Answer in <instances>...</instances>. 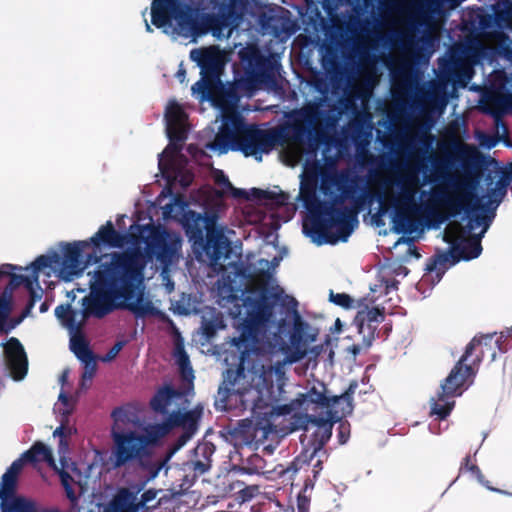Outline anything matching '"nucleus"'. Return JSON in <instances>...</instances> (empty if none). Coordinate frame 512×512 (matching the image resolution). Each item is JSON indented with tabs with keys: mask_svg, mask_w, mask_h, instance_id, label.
<instances>
[{
	"mask_svg": "<svg viewBox=\"0 0 512 512\" xmlns=\"http://www.w3.org/2000/svg\"><path fill=\"white\" fill-rule=\"evenodd\" d=\"M177 364L179 366L181 375L184 379L193 377V369L190 364V359L183 347L178 346L176 348Z\"/></svg>",
	"mask_w": 512,
	"mask_h": 512,
	"instance_id": "46",
	"label": "nucleus"
},
{
	"mask_svg": "<svg viewBox=\"0 0 512 512\" xmlns=\"http://www.w3.org/2000/svg\"><path fill=\"white\" fill-rule=\"evenodd\" d=\"M6 366L15 381H21L28 372V358L25 349L16 337H10L3 343Z\"/></svg>",
	"mask_w": 512,
	"mask_h": 512,
	"instance_id": "20",
	"label": "nucleus"
},
{
	"mask_svg": "<svg viewBox=\"0 0 512 512\" xmlns=\"http://www.w3.org/2000/svg\"><path fill=\"white\" fill-rule=\"evenodd\" d=\"M190 58L201 68V79L192 86V91L206 98L219 81L223 69L222 55L217 47L211 46L191 50Z\"/></svg>",
	"mask_w": 512,
	"mask_h": 512,
	"instance_id": "14",
	"label": "nucleus"
},
{
	"mask_svg": "<svg viewBox=\"0 0 512 512\" xmlns=\"http://www.w3.org/2000/svg\"><path fill=\"white\" fill-rule=\"evenodd\" d=\"M459 471L460 472L469 471L488 490L496 492V493H499V494H503V495H507V496H511L512 497V493L511 492H508V491H505V490H502V489H499V488H495V487L490 485V482L485 479V477L482 474V472H481L480 468L478 467V465L472 462V456L471 455H467L466 457H464L463 461L461 462Z\"/></svg>",
	"mask_w": 512,
	"mask_h": 512,
	"instance_id": "39",
	"label": "nucleus"
},
{
	"mask_svg": "<svg viewBox=\"0 0 512 512\" xmlns=\"http://www.w3.org/2000/svg\"><path fill=\"white\" fill-rule=\"evenodd\" d=\"M135 292H137V290ZM119 310H128L133 313L136 318H144L158 313L153 303L144 299L143 292L135 293L133 298H120Z\"/></svg>",
	"mask_w": 512,
	"mask_h": 512,
	"instance_id": "26",
	"label": "nucleus"
},
{
	"mask_svg": "<svg viewBox=\"0 0 512 512\" xmlns=\"http://www.w3.org/2000/svg\"><path fill=\"white\" fill-rule=\"evenodd\" d=\"M35 285L36 284H32L30 289H26L29 292V301H33L34 304L42 297L41 292L39 293L35 290Z\"/></svg>",
	"mask_w": 512,
	"mask_h": 512,
	"instance_id": "64",
	"label": "nucleus"
},
{
	"mask_svg": "<svg viewBox=\"0 0 512 512\" xmlns=\"http://www.w3.org/2000/svg\"><path fill=\"white\" fill-rule=\"evenodd\" d=\"M25 462L26 461L23 459L22 454L21 457L15 460L2 475V480L0 482V491L2 494H6L7 492H16L18 475Z\"/></svg>",
	"mask_w": 512,
	"mask_h": 512,
	"instance_id": "35",
	"label": "nucleus"
},
{
	"mask_svg": "<svg viewBox=\"0 0 512 512\" xmlns=\"http://www.w3.org/2000/svg\"><path fill=\"white\" fill-rule=\"evenodd\" d=\"M329 300L335 305L345 309L352 308L354 303V300L350 295L346 293H334L333 291H330Z\"/></svg>",
	"mask_w": 512,
	"mask_h": 512,
	"instance_id": "51",
	"label": "nucleus"
},
{
	"mask_svg": "<svg viewBox=\"0 0 512 512\" xmlns=\"http://www.w3.org/2000/svg\"><path fill=\"white\" fill-rule=\"evenodd\" d=\"M455 158L461 162L464 169L462 175L452 176L449 173L450 158L448 156H431V173L426 176V182L431 184H443L433 187L429 200L424 202L425 209L433 214L434 208H445L451 216H457L465 212L468 216V228L475 229L484 226L483 233L488 229L491 218L489 216L474 214L475 211L484 210L480 204V198L475 193L478 177L469 168L478 160V152L468 145L455 147Z\"/></svg>",
	"mask_w": 512,
	"mask_h": 512,
	"instance_id": "4",
	"label": "nucleus"
},
{
	"mask_svg": "<svg viewBox=\"0 0 512 512\" xmlns=\"http://www.w3.org/2000/svg\"><path fill=\"white\" fill-rule=\"evenodd\" d=\"M224 328L225 324L221 316L205 320L202 324V332L207 339H212L219 330Z\"/></svg>",
	"mask_w": 512,
	"mask_h": 512,
	"instance_id": "48",
	"label": "nucleus"
},
{
	"mask_svg": "<svg viewBox=\"0 0 512 512\" xmlns=\"http://www.w3.org/2000/svg\"><path fill=\"white\" fill-rule=\"evenodd\" d=\"M85 372L82 375V380H91L95 374L96 371V359L94 360V366L90 365L88 368L85 366Z\"/></svg>",
	"mask_w": 512,
	"mask_h": 512,
	"instance_id": "63",
	"label": "nucleus"
},
{
	"mask_svg": "<svg viewBox=\"0 0 512 512\" xmlns=\"http://www.w3.org/2000/svg\"><path fill=\"white\" fill-rule=\"evenodd\" d=\"M111 416L113 418L111 428L112 461L115 468H120L135 461L136 458H140L154 441L149 435L131 429L130 426L134 421L127 409L117 407Z\"/></svg>",
	"mask_w": 512,
	"mask_h": 512,
	"instance_id": "7",
	"label": "nucleus"
},
{
	"mask_svg": "<svg viewBox=\"0 0 512 512\" xmlns=\"http://www.w3.org/2000/svg\"><path fill=\"white\" fill-rule=\"evenodd\" d=\"M309 502H310V500L306 496L299 494L297 497L298 511L299 512H308Z\"/></svg>",
	"mask_w": 512,
	"mask_h": 512,
	"instance_id": "60",
	"label": "nucleus"
},
{
	"mask_svg": "<svg viewBox=\"0 0 512 512\" xmlns=\"http://www.w3.org/2000/svg\"><path fill=\"white\" fill-rule=\"evenodd\" d=\"M304 464V461H301L299 458H295L292 462H290L287 466L282 464L278 465L275 468V472L282 478L283 481H292L295 474L301 468V465Z\"/></svg>",
	"mask_w": 512,
	"mask_h": 512,
	"instance_id": "45",
	"label": "nucleus"
},
{
	"mask_svg": "<svg viewBox=\"0 0 512 512\" xmlns=\"http://www.w3.org/2000/svg\"><path fill=\"white\" fill-rule=\"evenodd\" d=\"M455 401L448 394L439 391L436 399L431 401V415H436L439 420L446 419L453 410Z\"/></svg>",
	"mask_w": 512,
	"mask_h": 512,
	"instance_id": "37",
	"label": "nucleus"
},
{
	"mask_svg": "<svg viewBox=\"0 0 512 512\" xmlns=\"http://www.w3.org/2000/svg\"><path fill=\"white\" fill-rule=\"evenodd\" d=\"M432 138L427 135L423 134L418 138V143L425 149V152L431 147Z\"/></svg>",
	"mask_w": 512,
	"mask_h": 512,
	"instance_id": "62",
	"label": "nucleus"
},
{
	"mask_svg": "<svg viewBox=\"0 0 512 512\" xmlns=\"http://www.w3.org/2000/svg\"><path fill=\"white\" fill-rule=\"evenodd\" d=\"M124 346V342L122 341H118L116 342L110 349L109 351L106 353V355L103 357V361L104 362H107V361H111L113 360L118 354L119 352L122 350Z\"/></svg>",
	"mask_w": 512,
	"mask_h": 512,
	"instance_id": "57",
	"label": "nucleus"
},
{
	"mask_svg": "<svg viewBox=\"0 0 512 512\" xmlns=\"http://www.w3.org/2000/svg\"><path fill=\"white\" fill-rule=\"evenodd\" d=\"M435 156L430 154L428 157H420V152L414 155V164L407 167L406 172L400 175L396 180L395 184L399 188L397 195L387 197L383 194H378V201L383 211L386 210V203L395 208V210L401 209H414L416 208V196L419 192L420 187L426 182V171L428 165L424 162L427 160L430 164V157Z\"/></svg>",
	"mask_w": 512,
	"mask_h": 512,
	"instance_id": "9",
	"label": "nucleus"
},
{
	"mask_svg": "<svg viewBox=\"0 0 512 512\" xmlns=\"http://www.w3.org/2000/svg\"><path fill=\"white\" fill-rule=\"evenodd\" d=\"M365 302V298L358 301V307H363V309H360L357 312L354 321L358 327L359 333L363 334V338L367 342V346H370L375 338V332L378 324L383 322L385 318V312L383 307L369 308Z\"/></svg>",
	"mask_w": 512,
	"mask_h": 512,
	"instance_id": "21",
	"label": "nucleus"
},
{
	"mask_svg": "<svg viewBox=\"0 0 512 512\" xmlns=\"http://www.w3.org/2000/svg\"><path fill=\"white\" fill-rule=\"evenodd\" d=\"M26 463L45 462L56 469L55 460L51 449L40 441H36L27 451L23 453Z\"/></svg>",
	"mask_w": 512,
	"mask_h": 512,
	"instance_id": "32",
	"label": "nucleus"
},
{
	"mask_svg": "<svg viewBox=\"0 0 512 512\" xmlns=\"http://www.w3.org/2000/svg\"><path fill=\"white\" fill-rule=\"evenodd\" d=\"M76 314L77 312L72 309L70 304H61L55 308V316L70 332L83 331L86 325L84 318H82L80 321L76 320Z\"/></svg>",
	"mask_w": 512,
	"mask_h": 512,
	"instance_id": "34",
	"label": "nucleus"
},
{
	"mask_svg": "<svg viewBox=\"0 0 512 512\" xmlns=\"http://www.w3.org/2000/svg\"><path fill=\"white\" fill-rule=\"evenodd\" d=\"M497 28H512V4L506 3L502 9L495 10Z\"/></svg>",
	"mask_w": 512,
	"mask_h": 512,
	"instance_id": "49",
	"label": "nucleus"
},
{
	"mask_svg": "<svg viewBox=\"0 0 512 512\" xmlns=\"http://www.w3.org/2000/svg\"><path fill=\"white\" fill-rule=\"evenodd\" d=\"M55 470H57V472H58V475L61 480V484L65 490V494H66L67 498L71 502V505L76 506L78 504V496L72 487V483L74 482L72 476L64 469L58 470L56 468Z\"/></svg>",
	"mask_w": 512,
	"mask_h": 512,
	"instance_id": "43",
	"label": "nucleus"
},
{
	"mask_svg": "<svg viewBox=\"0 0 512 512\" xmlns=\"http://www.w3.org/2000/svg\"><path fill=\"white\" fill-rule=\"evenodd\" d=\"M335 416L332 411H326L325 416L305 414L302 418V427L305 431H312L314 450L322 449L332 435Z\"/></svg>",
	"mask_w": 512,
	"mask_h": 512,
	"instance_id": "18",
	"label": "nucleus"
},
{
	"mask_svg": "<svg viewBox=\"0 0 512 512\" xmlns=\"http://www.w3.org/2000/svg\"><path fill=\"white\" fill-rule=\"evenodd\" d=\"M499 139L497 136L490 135L487 133H481L479 135V142L482 147H485L487 149H491L496 146Z\"/></svg>",
	"mask_w": 512,
	"mask_h": 512,
	"instance_id": "56",
	"label": "nucleus"
},
{
	"mask_svg": "<svg viewBox=\"0 0 512 512\" xmlns=\"http://www.w3.org/2000/svg\"><path fill=\"white\" fill-rule=\"evenodd\" d=\"M490 334L492 335V338H494L496 333H490ZM490 343H491L492 349L490 348L489 344L486 346L484 344V341L481 344L476 345L475 349L473 351V355L469 358L468 361L473 359L476 354L480 353L481 350H483L484 354L486 353V351L490 352V360L495 361V359L497 357L496 348L501 353H505L509 349H512V327L507 328L506 330L502 331L500 333V336L495 341H493V339H491Z\"/></svg>",
	"mask_w": 512,
	"mask_h": 512,
	"instance_id": "27",
	"label": "nucleus"
},
{
	"mask_svg": "<svg viewBox=\"0 0 512 512\" xmlns=\"http://www.w3.org/2000/svg\"><path fill=\"white\" fill-rule=\"evenodd\" d=\"M60 263V256L57 253L52 255H40L25 270H30V274L36 277V283L39 282V273L45 268L51 267L53 264Z\"/></svg>",
	"mask_w": 512,
	"mask_h": 512,
	"instance_id": "40",
	"label": "nucleus"
},
{
	"mask_svg": "<svg viewBox=\"0 0 512 512\" xmlns=\"http://www.w3.org/2000/svg\"><path fill=\"white\" fill-rule=\"evenodd\" d=\"M13 307L14 302L0 301V334H8L25 319L21 314L11 318Z\"/></svg>",
	"mask_w": 512,
	"mask_h": 512,
	"instance_id": "36",
	"label": "nucleus"
},
{
	"mask_svg": "<svg viewBox=\"0 0 512 512\" xmlns=\"http://www.w3.org/2000/svg\"><path fill=\"white\" fill-rule=\"evenodd\" d=\"M461 55L474 66L487 54V46L476 36L468 37L461 45L455 47Z\"/></svg>",
	"mask_w": 512,
	"mask_h": 512,
	"instance_id": "29",
	"label": "nucleus"
},
{
	"mask_svg": "<svg viewBox=\"0 0 512 512\" xmlns=\"http://www.w3.org/2000/svg\"><path fill=\"white\" fill-rule=\"evenodd\" d=\"M278 18L273 14V10L261 11L259 14V24L263 29L276 28Z\"/></svg>",
	"mask_w": 512,
	"mask_h": 512,
	"instance_id": "52",
	"label": "nucleus"
},
{
	"mask_svg": "<svg viewBox=\"0 0 512 512\" xmlns=\"http://www.w3.org/2000/svg\"><path fill=\"white\" fill-rule=\"evenodd\" d=\"M70 339V348L76 357L85 364L88 368L90 365L94 366L96 359L93 351L89 348V343L86 341L83 331H73Z\"/></svg>",
	"mask_w": 512,
	"mask_h": 512,
	"instance_id": "30",
	"label": "nucleus"
},
{
	"mask_svg": "<svg viewBox=\"0 0 512 512\" xmlns=\"http://www.w3.org/2000/svg\"><path fill=\"white\" fill-rule=\"evenodd\" d=\"M357 177L350 180L349 185H341L337 176H323L321 182V190L327 194L330 186L337 185L341 196L334 198L336 216L335 221L331 222V230L329 238L325 239L327 244H336L339 241L346 242L357 224V214L364 208L367 203H371L373 194L364 189L358 196H354L356 192Z\"/></svg>",
	"mask_w": 512,
	"mask_h": 512,
	"instance_id": "6",
	"label": "nucleus"
},
{
	"mask_svg": "<svg viewBox=\"0 0 512 512\" xmlns=\"http://www.w3.org/2000/svg\"><path fill=\"white\" fill-rule=\"evenodd\" d=\"M254 276L259 283L258 294L255 297L248 296L243 300L246 315L237 326L239 336L232 340V344L240 352L238 371L243 370L244 363L251 354L260 355L264 352V340L270 324L275 322L274 309L278 304L287 308L291 306L293 313V326L289 341L295 352L291 356V362L304 357L306 346L316 341L317 338L316 333L308 331L310 325L298 313L296 299L286 295L280 286L270 287L268 285L271 278L269 270L260 269L255 272Z\"/></svg>",
	"mask_w": 512,
	"mask_h": 512,
	"instance_id": "3",
	"label": "nucleus"
},
{
	"mask_svg": "<svg viewBox=\"0 0 512 512\" xmlns=\"http://www.w3.org/2000/svg\"><path fill=\"white\" fill-rule=\"evenodd\" d=\"M481 236H471L460 243H454L448 252L430 258L426 268L427 271L444 273L447 264H455L461 259L472 260L477 258L482 252Z\"/></svg>",
	"mask_w": 512,
	"mask_h": 512,
	"instance_id": "15",
	"label": "nucleus"
},
{
	"mask_svg": "<svg viewBox=\"0 0 512 512\" xmlns=\"http://www.w3.org/2000/svg\"><path fill=\"white\" fill-rule=\"evenodd\" d=\"M300 200L310 214V233L319 239V243H325L329 238L331 222L336 219L334 199L332 201H321L317 196V180L314 178L305 179L300 188Z\"/></svg>",
	"mask_w": 512,
	"mask_h": 512,
	"instance_id": "10",
	"label": "nucleus"
},
{
	"mask_svg": "<svg viewBox=\"0 0 512 512\" xmlns=\"http://www.w3.org/2000/svg\"><path fill=\"white\" fill-rule=\"evenodd\" d=\"M240 462L235 466L238 471L253 475L264 473L266 467L265 459L257 453L251 452L245 455L244 452L240 453Z\"/></svg>",
	"mask_w": 512,
	"mask_h": 512,
	"instance_id": "33",
	"label": "nucleus"
},
{
	"mask_svg": "<svg viewBox=\"0 0 512 512\" xmlns=\"http://www.w3.org/2000/svg\"><path fill=\"white\" fill-rule=\"evenodd\" d=\"M238 55L244 71L240 82L245 89L254 91L274 81L276 63L263 55L256 45L243 47Z\"/></svg>",
	"mask_w": 512,
	"mask_h": 512,
	"instance_id": "12",
	"label": "nucleus"
},
{
	"mask_svg": "<svg viewBox=\"0 0 512 512\" xmlns=\"http://www.w3.org/2000/svg\"><path fill=\"white\" fill-rule=\"evenodd\" d=\"M259 493V487L256 485L246 486L239 491V498L242 502L249 501Z\"/></svg>",
	"mask_w": 512,
	"mask_h": 512,
	"instance_id": "55",
	"label": "nucleus"
},
{
	"mask_svg": "<svg viewBox=\"0 0 512 512\" xmlns=\"http://www.w3.org/2000/svg\"><path fill=\"white\" fill-rule=\"evenodd\" d=\"M335 422H339L337 437L338 442L343 445L348 441L350 437V423L347 420H342L338 416L335 417Z\"/></svg>",
	"mask_w": 512,
	"mask_h": 512,
	"instance_id": "53",
	"label": "nucleus"
},
{
	"mask_svg": "<svg viewBox=\"0 0 512 512\" xmlns=\"http://www.w3.org/2000/svg\"><path fill=\"white\" fill-rule=\"evenodd\" d=\"M190 215L194 220V226H188L187 233L194 240V245L199 244L212 268L223 270L224 263L232 254L231 241L225 235L223 228L217 227L213 221L206 224L204 238L199 223L205 222L207 219L196 212H190Z\"/></svg>",
	"mask_w": 512,
	"mask_h": 512,
	"instance_id": "8",
	"label": "nucleus"
},
{
	"mask_svg": "<svg viewBox=\"0 0 512 512\" xmlns=\"http://www.w3.org/2000/svg\"><path fill=\"white\" fill-rule=\"evenodd\" d=\"M249 6V0H223L219 7L240 22L246 14Z\"/></svg>",
	"mask_w": 512,
	"mask_h": 512,
	"instance_id": "41",
	"label": "nucleus"
},
{
	"mask_svg": "<svg viewBox=\"0 0 512 512\" xmlns=\"http://www.w3.org/2000/svg\"><path fill=\"white\" fill-rule=\"evenodd\" d=\"M141 236L146 242L145 252L130 247L110 254V261L95 272V281L88 295L81 299V316L102 319L119 310L120 298H133L144 278V270L153 257L163 266L172 263L181 248L180 237L154 224L143 226Z\"/></svg>",
	"mask_w": 512,
	"mask_h": 512,
	"instance_id": "1",
	"label": "nucleus"
},
{
	"mask_svg": "<svg viewBox=\"0 0 512 512\" xmlns=\"http://www.w3.org/2000/svg\"><path fill=\"white\" fill-rule=\"evenodd\" d=\"M201 417V410L193 409L186 412L174 411L168 415L167 424L169 427H181L187 437L193 435Z\"/></svg>",
	"mask_w": 512,
	"mask_h": 512,
	"instance_id": "25",
	"label": "nucleus"
},
{
	"mask_svg": "<svg viewBox=\"0 0 512 512\" xmlns=\"http://www.w3.org/2000/svg\"><path fill=\"white\" fill-rule=\"evenodd\" d=\"M145 482H138L128 488H121L110 505L115 512H141L138 494L144 489Z\"/></svg>",
	"mask_w": 512,
	"mask_h": 512,
	"instance_id": "24",
	"label": "nucleus"
},
{
	"mask_svg": "<svg viewBox=\"0 0 512 512\" xmlns=\"http://www.w3.org/2000/svg\"><path fill=\"white\" fill-rule=\"evenodd\" d=\"M478 24L480 29L484 32V34L490 38H493L492 33L495 30L490 31L494 27H497V19L494 14L489 13H481L478 16Z\"/></svg>",
	"mask_w": 512,
	"mask_h": 512,
	"instance_id": "50",
	"label": "nucleus"
},
{
	"mask_svg": "<svg viewBox=\"0 0 512 512\" xmlns=\"http://www.w3.org/2000/svg\"><path fill=\"white\" fill-rule=\"evenodd\" d=\"M410 209H401L396 210V216L394 218V225L395 230L398 233H411L413 231L412 229V222L410 217L408 216L407 212Z\"/></svg>",
	"mask_w": 512,
	"mask_h": 512,
	"instance_id": "47",
	"label": "nucleus"
},
{
	"mask_svg": "<svg viewBox=\"0 0 512 512\" xmlns=\"http://www.w3.org/2000/svg\"><path fill=\"white\" fill-rule=\"evenodd\" d=\"M187 114L177 102L168 105L165 112L166 132L169 141L184 142L187 139L186 121Z\"/></svg>",
	"mask_w": 512,
	"mask_h": 512,
	"instance_id": "23",
	"label": "nucleus"
},
{
	"mask_svg": "<svg viewBox=\"0 0 512 512\" xmlns=\"http://www.w3.org/2000/svg\"><path fill=\"white\" fill-rule=\"evenodd\" d=\"M182 143L180 141L171 142L162 152L158 166L159 170L163 175L168 174L170 170L174 169L175 156L181 151Z\"/></svg>",
	"mask_w": 512,
	"mask_h": 512,
	"instance_id": "38",
	"label": "nucleus"
},
{
	"mask_svg": "<svg viewBox=\"0 0 512 512\" xmlns=\"http://www.w3.org/2000/svg\"><path fill=\"white\" fill-rule=\"evenodd\" d=\"M175 21L177 31L184 37H198L211 32L221 37L228 28L236 27L239 22L220 7L216 14L199 16L198 8L181 0H153L151 4V22L157 28L171 26Z\"/></svg>",
	"mask_w": 512,
	"mask_h": 512,
	"instance_id": "5",
	"label": "nucleus"
},
{
	"mask_svg": "<svg viewBox=\"0 0 512 512\" xmlns=\"http://www.w3.org/2000/svg\"><path fill=\"white\" fill-rule=\"evenodd\" d=\"M22 271L25 268L13 264H2L0 266V301H13L14 291L23 285L30 289L32 284L36 283V277L13 273V271Z\"/></svg>",
	"mask_w": 512,
	"mask_h": 512,
	"instance_id": "17",
	"label": "nucleus"
},
{
	"mask_svg": "<svg viewBox=\"0 0 512 512\" xmlns=\"http://www.w3.org/2000/svg\"><path fill=\"white\" fill-rule=\"evenodd\" d=\"M491 334H481L476 335L472 338V340L467 344L463 355L456 362L448 376L444 379L441 384V391L443 394H448L450 397L460 396L462 394V388L465 385L466 381L469 378H474L479 370V366L484 358L483 350L480 353L476 354L473 359L469 358L473 355V351L475 346L481 344L484 340V344L487 346L489 344L491 346Z\"/></svg>",
	"mask_w": 512,
	"mask_h": 512,
	"instance_id": "11",
	"label": "nucleus"
},
{
	"mask_svg": "<svg viewBox=\"0 0 512 512\" xmlns=\"http://www.w3.org/2000/svg\"><path fill=\"white\" fill-rule=\"evenodd\" d=\"M159 492H161V490L148 489L142 493L140 500H138L141 512H148L151 509V507L148 506V503L154 500ZM180 494V492H171L169 495L165 494L159 498L158 502L153 505L152 508H156L161 504L169 501L170 499L179 496Z\"/></svg>",
	"mask_w": 512,
	"mask_h": 512,
	"instance_id": "42",
	"label": "nucleus"
},
{
	"mask_svg": "<svg viewBox=\"0 0 512 512\" xmlns=\"http://www.w3.org/2000/svg\"><path fill=\"white\" fill-rule=\"evenodd\" d=\"M230 189L232 190V195L236 198H243L245 200H250V195L249 193L244 190V189H240V188H235V187H230Z\"/></svg>",
	"mask_w": 512,
	"mask_h": 512,
	"instance_id": "61",
	"label": "nucleus"
},
{
	"mask_svg": "<svg viewBox=\"0 0 512 512\" xmlns=\"http://www.w3.org/2000/svg\"><path fill=\"white\" fill-rule=\"evenodd\" d=\"M90 247L87 240L66 243L63 248V257H60V274L64 279H71L73 276L81 274L85 269L83 263V253Z\"/></svg>",
	"mask_w": 512,
	"mask_h": 512,
	"instance_id": "19",
	"label": "nucleus"
},
{
	"mask_svg": "<svg viewBox=\"0 0 512 512\" xmlns=\"http://www.w3.org/2000/svg\"><path fill=\"white\" fill-rule=\"evenodd\" d=\"M498 184L502 185V188H499V189H492L491 192H490V195L491 197H495V200L494 201H490L491 203L494 202L496 206H498L502 200V197L505 195L506 193V190H505V184L502 182V180H500L498 182Z\"/></svg>",
	"mask_w": 512,
	"mask_h": 512,
	"instance_id": "58",
	"label": "nucleus"
},
{
	"mask_svg": "<svg viewBox=\"0 0 512 512\" xmlns=\"http://www.w3.org/2000/svg\"><path fill=\"white\" fill-rule=\"evenodd\" d=\"M324 121V111L315 104L293 110L289 121L278 129H261L247 124L239 114H227L212 147L221 153L240 151L261 161L278 143L304 145L319 140L324 135Z\"/></svg>",
	"mask_w": 512,
	"mask_h": 512,
	"instance_id": "2",
	"label": "nucleus"
},
{
	"mask_svg": "<svg viewBox=\"0 0 512 512\" xmlns=\"http://www.w3.org/2000/svg\"><path fill=\"white\" fill-rule=\"evenodd\" d=\"M357 386V382L353 381L350 383L347 390L341 395L328 396L326 394V386L323 383H320L318 387L313 386L306 393H299L292 401V405L295 408L305 411H315L318 407L326 409V411H331V408L343 401L346 403V406L342 408V413L351 414L353 411V394L355 393Z\"/></svg>",
	"mask_w": 512,
	"mask_h": 512,
	"instance_id": "13",
	"label": "nucleus"
},
{
	"mask_svg": "<svg viewBox=\"0 0 512 512\" xmlns=\"http://www.w3.org/2000/svg\"><path fill=\"white\" fill-rule=\"evenodd\" d=\"M267 201H270L271 205H275L277 207L284 206L287 204L289 200V195L285 192H279L275 193L270 191V196L266 199Z\"/></svg>",
	"mask_w": 512,
	"mask_h": 512,
	"instance_id": "54",
	"label": "nucleus"
},
{
	"mask_svg": "<svg viewBox=\"0 0 512 512\" xmlns=\"http://www.w3.org/2000/svg\"><path fill=\"white\" fill-rule=\"evenodd\" d=\"M440 77L449 82L466 83L471 80L473 65L456 49H451L447 57L438 61Z\"/></svg>",
	"mask_w": 512,
	"mask_h": 512,
	"instance_id": "16",
	"label": "nucleus"
},
{
	"mask_svg": "<svg viewBox=\"0 0 512 512\" xmlns=\"http://www.w3.org/2000/svg\"><path fill=\"white\" fill-rule=\"evenodd\" d=\"M171 455L172 452H169L161 459L152 460L150 446H148L147 452H145L140 458L135 459V461L138 462L139 467L147 473L144 476V479H141L139 482H145L146 485L148 482L155 479L159 472L167 465Z\"/></svg>",
	"mask_w": 512,
	"mask_h": 512,
	"instance_id": "28",
	"label": "nucleus"
},
{
	"mask_svg": "<svg viewBox=\"0 0 512 512\" xmlns=\"http://www.w3.org/2000/svg\"><path fill=\"white\" fill-rule=\"evenodd\" d=\"M144 225H139V235L135 236L133 234H124L118 232L111 221H107L105 225H102L99 230L90 238V245H94L95 247H100L101 245L109 246L112 248H122L124 245L128 244L129 238H135V241H138V238L145 241L141 236L142 227ZM146 244V242H144Z\"/></svg>",
	"mask_w": 512,
	"mask_h": 512,
	"instance_id": "22",
	"label": "nucleus"
},
{
	"mask_svg": "<svg viewBox=\"0 0 512 512\" xmlns=\"http://www.w3.org/2000/svg\"><path fill=\"white\" fill-rule=\"evenodd\" d=\"M249 195L250 199L262 201L266 200L270 196V191L263 190L260 188H252Z\"/></svg>",
	"mask_w": 512,
	"mask_h": 512,
	"instance_id": "59",
	"label": "nucleus"
},
{
	"mask_svg": "<svg viewBox=\"0 0 512 512\" xmlns=\"http://www.w3.org/2000/svg\"><path fill=\"white\" fill-rule=\"evenodd\" d=\"M181 393L176 390L171 385H165L159 388L154 396L150 400V407L153 411L160 414L168 413V406L171 404V401L180 397Z\"/></svg>",
	"mask_w": 512,
	"mask_h": 512,
	"instance_id": "31",
	"label": "nucleus"
},
{
	"mask_svg": "<svg viewBox=\"0 0 512 512\" xmlns=\"http://www.w3.org/2000/svg\"><path fill=\"white\" fill-rule=\"evenodd\" d=\"M492 36L497 40L499 53L506 59L512 60V45L509 36L503 31H494Z\"/></svg>",
	"mask_w": 512,
	"mask_h": 512,
	"instance_id": "44",
	"label": "nucleus"
}]
</instances>
